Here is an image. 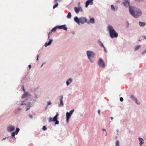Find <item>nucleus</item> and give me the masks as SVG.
I'll return each mask as SVG.
<instances>
[{
    "instance_id": "f257e3e1",
    "label": "nucleus",
    "mask_w": 146,
    "mask_h": 146,
    "mask_svg": "<svg viewBox=\"0 0 146 146\" xmlns=\"http://www.w3.org/2000/svg\"><path fill=\"white\" fill-rule=\"evenodd\" d=\"M129 10L130 14L135 18H138L141 15L142 13L140 9L134 8L133 7L129 6Z\"/></svg>"
},
{
    "instance_id": "f03ea898",
    "label": "nucleus",
    "mask_w": 146,
    "mask_h": 146,
    "mask_svg": "<svg viewBox=\"0 0 146 146\" xmlns=\"http://www.w3.org/2000/svg\"><path fill=\"white\" fill-rule=\"evenodd\" d=\"M108 31L109 32L111 38H117L118 36V34L116 32L113 28L111 26L109 25L108 27Z\"/></svg>"
},
{
    "instance_id": "7ed1b4c3",
    "label": "nucleus",
    "mask_w": 146,
    "mask_h": 146,
    "mask_svg": "<svg viewBox=\"0 0 146 146\" xmlns=\"http://www.w3.org/2000/svg\"><path fill=\"white\" fill-rule=\"evenodd\" d=\"M74 21L78 24L80 23L83 24L84 23L87 22V19L85 17H82L78 19L77 17L74 18Z\"/></svg>"
},
{
    "instance_id": "20e7f679",
    "label": "nucleus",
    "mask_w": 146,
    "mask_h": 146,
    "mask_svg": "<svg viewBox=\"0 0 146 146\" xmlns=\"http://www.w3.org/2000/svg\"><path fill=\"white\" fill-rule=\"evenodd\" d=\"M58 115V114L57 113L56 115L54 117L53 119L52 118H50L49 119V122H51L52 121L55 122V125H58L59 123V121L57 120V117Z\"/></svg>"
},
{
    "instance_id": "39448f33",
    "label": "nucleus",
    "mask_w": 146,
    "mask_h": 146,
    "mask_svg": "<svg viewBox=\"0 0 146 146\" xmlns=\"http://www.w3.org/2000/svg\"><path fill=\"white\" fill-rule=\"evenodd\" d=\"M87 54L88 58L91 61V58H93L95 54L92 52L88 51L87 52Z\"/></svg>"
},
{
    "instance_id": "423d86ee",
    "label": "nucleus",
    "mask_w": 146,
    "mask_h": 146,
    "mask_svg": "<svg viewBox=\"0 0 146 146\" xmlns=\"http://www.w3.org/2000/svg\"><path fill=\"white\" fill-rule=\"evenodd\" d=\"M98 64L100 67H102L103 68H104L105 67V64L103 60L102 59H100L98 61Z\"/></svg>"
},
{
    "instance_id": "0eeeda50",
    "label": "nucleus",
    "mask_w": 146,
    "mask_h": 146,
    "mask_svg": "<svg viewBox=\"0 0 146 146\" xmlns=\"http://www.w3.org/2000/svg\"><path fill=\"white\" fill-rule=\"evenodd\" d=\"M93 0H88L86 3L85 7H87L88 5L90 4V5L93 4Z\"/></svg>"
},
{
    "instance_id": "6e6552de",
    "label": "nucleus",
    "mask_w": 146,
    "mask_h": 146,
    "mask_svg": "<svg viewBox=\"0 0 146 146\" xmlns=\"http://www.w3.org/2000/svg\"><path fill=\"white\" fill-rule=\"evenodd\" d=\"M58 28L59 29H62L65 31H66L67 29V28L66 27V26L65 25L58 26Z\"/></svg>"
},
{
    "instance_id": "1a4fd4ad",
    "label": "nucleus",
    "mask_w": 146,
    "mask_h": 146,
    "mask_svg": "<svg viewBox=\"0 0 146 146\" xmlns=\"http://www.w3.org/2000/svg\"><path fill=\"white\" fill-rule=\"evenodd\" d=\"M63 98V97L62 96H61L60 97V103L59 104V106H63V103L62 101Z\"/></svg>"
},
{
    "instance_id": "9d476101",
    "label": "nucleus",
    "mask_w": 146,
    "mask_h": 146,
    "mask_svg": "<svg viewBox=\"0 0 146 146\" xmlns=\"http://www.w3.org/2000/svg\"><path fill=\"white\" fill-rule=\"evenodd\" d=\"M71 115L69 114L68 112H67L66 113V121L68 122L69 121V119L71 117Z\"/></svg>"
},
{
    "instance_id": "9b49d317",
    "label": "nucleus",
    "mask_w": 146,
    "mask_h": 146,
    "mask_svg": "<svg viewBox=\"0 0 146 146\" xmlns=\"http://www.w3.org/2000/svg\"><path fill=\"white\" fill-rule=\"evenodd\" d=\"M123 3L124 5L126 7H127L128 6H129V2L128 1H124L123 2Z\"/></svg>"
},
{
    "instance_id": "f8f14e48",
    "label": "nucleus",
    "mask_w": 146,
    "mask_h": 146,
    "mask_svg": "<svg viewBox=\"0 0 146 146\" xmlns=\"http://www.w3.org/2000/svg\"><path fill=\"white\" fill-rule=\"evenodd\" d=\"M131 98L132 99L133 101H135L137 104H139V103H138L137 102V99L133 95H131Z\"/></svg>"
},
{
    "instance_id": "ddd939ff",
    "label": "nucleus",
    "mask_w": 146,
    "mask_h": 146,
    "mask_svg": "<svg viewBox=\"0 0 146 146\" xmlns=\"http://www.w3.org/2000/svg\"><path fill=\"white\" fill-rule=\"evenodd\" d=\"M15 128L12 126H9L8 128V130L9 131H12L14 130Z\"/></svg>"
},
{
    "instance_id": "4468645a",
    "label": "nucleus",
    "mask_w": 146,
    "mask_h": 146,
    "mask_svg": "<svg viewBox=\"0 0 146 146\" xmlns=\"http://www.w3.org/2000/svg\"><path fill=\"white\" fill-rule=\"evenodd\" d=\"M95 22V20L93 18H90V21H87L88 23H92L93 24Z\"/></svg>"
},
{
    "instance_id": "2eb2a0df",
    "label": "nucleus",
    "mask_w": 146,
    "mask_h": 146,
    "mask_svg": "<svg viewBox=\"0 0 146 146\" xmlns=\"http://www.w3.org/2000/svg\"><path fill=\"white\" fill-rule=\"evenodd\" d=\"M52 40L51 39H49V41L48 43L46 42L44 46L46 47L50 45L52 43Z\"/></svg>"
},
{
    "instance_id": "dca6fc26",
    "label": "nucleus",
    "mask_w": 146,
    "mask_h": 146,
    "mask_svg": "<svg viewBox=\"0 0 146 146\" xmlns=\"http://www.w3.org/2000/svg\"><path fill=\"white\" fill-rule=\"evenodd\" d=\"M139 24L140 26L141 27H143L145 25V23L144 22H139Z\"/></svg>"
},
{
    "instance_id": "f3484780",
    "label": "nucleus",
    "mask_w": 146,
    "mask_h": 146,
    "mask_svg": "<svg viewBox=\"0 0 146 146\" xmlns=\"http://www.w3.org/2000/svg\"><path fill=\"white\" fill-rule=\"evenodd\" d=\"M72 82V80L71 78L69 79L66 81V83L67 85H69Z\"/></svg>"
},
{
    "instance_id": "a211bd4d",
    "label": "nucleus",
    "mask_w": 146,
    "mask_h": 146,
    "mask_svg": "<svg viewBox=\"0 0 146 146\" xmlns=\"http://www.w3.org/2000/svg\"><path fill=\"white\" fill-rule=\"evenodd\" d=\"M139 140L140 141V145L141 146L142 144H143L144 143V142L143 141V139L142 138H139Z\"/></svg>"
},
{
    "instance_id": "6ab92c4d",
    "label": "nucleus",
    "mask_w": 146,
    "mask_h": 146,
    "mask_svg": "<svg viewBox=\"0 0 146 146\" xmlns=\"http://www.w3.org/2000/svg\"><path fill=\"white\" fill-rule=\"evenodd\" d=\"M98 43L99 44V45L101 46L102 47H103L104 48V45H103V44L102 43V42L100 41V40H98Z\"/></svg>"
},
{
    "instance_id": "aec40b11",
    "label": "nucleus",
    "mask_w": 146,
    "mask_h": 146,
    "mask_svg": "<svg viewBox=\"0 0 146 146\" xmlns=\"http://www.w3.org/2000/svg\"><path fill=\"white\" fill-rule=\"evenodd\" d=\"M74 10L75 12L77 13H78L79 12V9L78 7V8L77 7H75Z\"/></svg>"
},
{
    "instance_id": "412c9836",
    "label": "nucleus",
    "mask_w": 146,
    "mask_h": 146,
    "mask_svg": "<svg viewBox=\"0 0 146 146\" xmlns=\"http://www.w3.org/2000/svg\"><path fill=\"white\" fill-rule=\"evenodd\" d=\"M28 93L27 92L25 93L22 96V98H24L28 95Z\"/></svg>"
},
{
    "instance_id": "4be33fe9",
    "label": "nucleus",
    "mask_w": 146,
    "mask_h": 146,
    "mask_svg": "<svg viewBox=\"0 0 146 146\" xmlns=\"http://www.w3.org/2000/svg\"><path fill=\"white\" fill-rule=\"evenodd\" d=\"M58 28V26H56L54 27L52 30V31H53L54 32H55L56 31V29Z\"/></svg>"
},
{
    "instance_id": "5701e85b",
    "label": "nucleus",
    "mask_w": 146,
    "mask_h": 146,
    "mask_svg": "<svg viewBox=\"0 0 146 146\" xmlns=\"http://www.w3.org/2000/svg\"><path fill=\"white\" fill-rule=\"evenodd\" d=\"M19 130H20V129H19V128H17L16 129V130L14 132H15V133L16 135H17L18 134L19 131Z\"/></svg>"
},
{
    "instance_id": "b1692460",
    "label": "nucleus",
    "mask_w": 146,
    "mask_h": 146,
    "mask_svg": "<svg viewBox=\"0 0 146 146\" xmlns=\"http://www.w3.org/2000/svg\"><path fill=\"white\" fill-rule=\"evenodd\" d=\"M140 47H141L140 45H137V46H136L135 47V50H138L140 48Z\"/></svg>"
},
{
    "instance_id": "393cba45",
    "label": "nucleus",
    "mask_w": 146,
    "mask_h": 146,
    "mask_svg": "<svg viewBox=\"0 0 146 146\" xmlns=\"http://www.w3.org/2000/svg\"><path fill=\"white\" fill-rule=\"evenodd\" d=\"M71 13H70L69 12L68 13V15L67 16V17L68 18H71Z\"/></svg>"
},
{
    "instance_id": "a878e982",
    "label": "nucleus",
    "mask_w": 146,
    "mask_h": 146,
    "mask_svg": "<svg viewBox=\"0 0 146 146\" xmlns=\"http://www.w3.org/2000/svg\"><path fill=\"white\" fill-rule=\"evenodd\" d=\"M111 10H113V11H115V8H114V7L113 6V5H111Z\"/></svg>"
},
{
    "instance_id": "bb28decb",
    "label": "nucleus",
    "mask_w": 146,
    "mask_h": 146,
    "mask_svg": "<svg viewBox=\"0 0 146 146\" xmlns=\"http://www.w3.org/2000/svg\"><path fill=\"white\" fill-rule=\"evenodd\" d=\"M115 146H119V141L118 140H117L116 141L115 143Z\"/></svg>"
},
{
    "instance_id": "cd10ccee",
    "label": "nucleus",
    "mask_w": 146,
    "mask_h": 146,
    "mask_svg": "<svg viewBox=\"0 0 146 146\" xmlns=\"http://www.w3.org/2000/svg\"><path fill=\"white\" fill-rule=\"evenodd\" d=\"M52 32H53V31H52V30H51L48 33V39H49V38L50 37V35H51L52 34Z\"/></svg>"
},
{
    "instance_id": "c85d7f7f",
    "label": "nucleus",
    "mask_w": 146,
    "mask_h": 146,
    "mask_svg": "<svg viewBox=\"0 0 146 146\" xmlns=\"http://www.w3.org/2000/svg\"><path fill=\"white\" fill-rule=\"evenodd\" d=\"M58 3H56L55 4V5L53 6V9H55L56 7H57L58 6Z\"/></svg>"
},
{
    "instance_id": "c756f323",
    "label": "nucleus",
    "mask_w": 146,
    "mask_h": 146,
    "mask_svg": "<svg viewBox=\"0 0 146 146\" xmlns=\"http://www.w3.org/2000/svg\"><path fill=\"white\" fill-rule=\"evenodd\" d=\"M74 111V110H71L70 111V112L69 113V114H71V115L72 114V113H73Z\"/></svg>"
},
{
    "instance_id": "7c9ffc66",
    "label": "nucleus",
    "mask_w": 146,
    "mask_h": 146,
    "mask_svg": "<svg viewBox=\"0 0 146 146\" xmlns=\"http://www.w3.org/2000/svg\"><path fill=\"white\" fill-rule=\"evenodd\" d=\"M79 8V11H80L81 12H83V10L82 9V8H81V7L80 6L79 7H78Z\"/></svg>"
},
{
    "instance_id": "2f4dec72",
    "label": "nucleus",
    "mask_w": 146,
    "mask_h": 146,
    "mask_svg": "<svg viewBox=\"0 0 146 146\" xmlns=\"http://www.w3.org/2000/svg\"><path fill=\"white\" fill-rule=\"evenodd\" d=\"M15 134H15V132H13L12 133V135H11L12 137H14Z\"/></svg>"
},
{
    "instance_id": "473e14b6",
    "label": "nucleus",
    "mask_w": 146,
    "mask_h": 146,
    "mask_svg": "<svg viewBox=\"0 0 146 146\" xmlns=\"http://www.w3.org/2000/svg\"><path fill=\"white\" fill-rule=\"evenodd\" d=\"M42 129L43 130L45 131L47 129V128L45 126H44L43 127Z\"/></svg>"
},
{
    "instance_id": "72a5a7b5",
    "label": "nucleus",
    "mask_w": 146,
    "mask_h": 146,
    "mask_svg": "<svg viewBox=\"0 0 146 146\" xmlns=\"http://www.w3.org/2000/svg\"><path fill=\"white\" fill-rule=\"evenodd\" d=\"M123 98L122 97H121L120 98V100L121 102H122L123 101Z\"/></svg>"
},
{
    "instance_id": "f704fd0d",
    "label": "nucleus",
    "mask_w": 146,
    "mask_h": 146,
    "mask_svg": "<svg viewBox=\"0 0 146 146\" xmlns=\"http://www.w3.org/2000/svg\"><path fill=\"white\" fill-rule=\"evenodd\" d=\"M47 104H48V106L49 105H50L51 104V103L50 102H47Z\"/></svg>"
},
{
    "instance_id": "c9c22d12",
    "label": "nucleus",
    "mask_w": 146,
    "mask_h": 146,
    "mask_svg": "<svg viewBox=\"0 0 146 146\" xmlns=\"http://www.w3.org/2000/svg\"><path fill=\"white\" fill-rule=\"evenodd\" d=\"M29 117L30 118H32L33 117V116L31 115H29Z\"/></svg>"
},
{
    "instance_id": "e433bc0d",
    "label": "nucleus",
    "mask_w": 146,
    "mask_h": 146,
    "mask_svg": "<svg viewBox=\"0 0 146 146\" xmlns=\"http://www.w3.org/2000/svg\"><path fill=\"white\" fill-rule=\"evenodd\" d=\"M98 113L99 115L100 114V110H99L98 111Z\"/></svg>"
},
{
    "instance_id": "4c0bfd02",
    "label": "nucleus",
    "mask_w": 146,
    "mask_h": 146,
    "mask_svg": "<svg viewBox=\"0 0 146 146\" xmlns=\"http://www.w3.org/2000/svg\"><path fill=\"white\" fill-rule=\"evenodd\" d=\"M28 66L29 68V69H30L31 68V65H29Z\"/></svg>"
},
{
    "instance_id": "58836bf2",
    "label": "nucleus",
    "mask_w": 146,
    "mask_h": 146,
    "mask_svg": "<svg viewBox=\"0 0 146 146\" xmlns=\"http://www.w3.org/2000/svg\"><path fill=\"white\" fill-rule=\"evenodd\" d=\"M102 130H103V131H105L106 132V129H102Z\"/></svg>"
},
{
    "instance_id": "ea45409f",
    "label": "nucleus",
    "mask_w": 146,
    "mask_h": 146,
    "mask_svg": "<svg viewBox=\"0 0 146 146\" xmlns=\"http://www.w3.org/2000/svg\"><path fill=\"white\" fill-rule=\"evenodd\" d=\"M142 37H143L144 38V39H145V38H146V36H142Z\"/></svg>"
},
{
    "instance_id": "a19ab883",
    "label": "nucleus",
    "mask_w": 146,
    "mask_h": 146,
    "mask_svg": "<svg viewBox=\"0 0 146 146\" xmlns=\"http://www.w3.org/2000/svg\"><path fill=\"white\" fill-rule=\"evenodd\" d=\"M38 55H37V60H38Z\"/></svg>"
},
{
    "instance_id": "79ce46f5",
    "label": "nucleus",
    "mask_w": 146,
    "mask_h": 146,
    "mask_svg": "<svg viewBox=\"0 0 146 146\" xmlns=\"http://www.w3.org/2000/svg\"><path fill=\"white\" fill-rule=\"evenodd\" d=\"M29 109H30V108H27L26 109V111H27V110H29Z\"/></svg>"
},
{
    "instance_id": "37998d69",
    "label": "nucleus",
    "mask_w": 146,
    "mask_h": 146,
    "mask_svg": "<svg viewBox=\"0 0 146 146\" xmlns=\"http://www.w3.org/2000/svg\"><path fill=\"white\" fill-rule=\"evenodd\" d=\"M110 118H111V119L112 120L113 119V118L112 117H111Z\"/></svg>"
},
{
    "instance_id": "c03bdc74",
    "label": "nucleus",
    "mask_w": 146,
    "mask_h": 146,
    "mask_svg": "<svg viewBox=\"0 0 146 146\" xmlns=\"http://www.w3.org/2000/svg\"><path fill=\"white\" fill-rule=\"evenodd\" d=\"M6 139V138H3L2 139V140H5Z\"/></svg>"
},
{
    "instance_id": "a18cd8bd",
    "label": "nucleus",
    "mask_w": 146,
    "mask_h": 146,
    "mask_svg": "<svg viewBox=\"0 0 146 146\" xmlns=\"http://www.w3.org/2000/svg\"><path fill=\"white\" fill-rule=\"evenodd\" d=\"M106 134L105 136H106L107 135V133L106 131Z\"/></svg>"
},
{
    "instance_id": "49530a36",
    "label": "nucleus",
    "mask_w": 146,
    "mask_h": 146,
    "mask_svg": "<svg viewBox=\"0 0 146 146\" xmlns=\"http://www.w3.org/2000/svg\"><path fill=\"white\" fill-rule=\"evenodd\" d=\"M23 91H24V92H25V89L23 88Z\"/></svg>"
},
{
    "instance_id": "de8ad7c7",
    "label": "nucleus",
    "mask_w": 146,
    "mask_h": 146,
    "mask_svg": "<svg viewBox=\"0 0 146 146\" xmlns=\"http://www.w3.org/2000/svg\"><path fill=\"white\" fill-rule=\"evenodd\" d=\"M139 41H141V40L139 39Z\"/></svg>"
},
{
    "instance_id": "09e8293b",
    "label": "nucleus",
    "mask_w": 146,
    "mask_h": 146,
    "mask_svg": "<svg viewBox=\"0 0 146 146\" xmlns=\"http://www.w3.org/2000/svg\"><path fill=\"white\" fill-rule=\"evenodd\" d=\"M116 2H118V3H119V1H117Z\"/></svg>"
},
{
    "instance_id": "8fccbe9b",
    "label": "nucleus",
    "mask_w": 146,
    "mask_h": 146,
    "mask_svg": "<svg viewBox=\"0 0 146 146\" xmlns=\"http://www.w3.org/2000/svg\"><path fill=\"white\" fill-rule=\"evenodd\" d=\"M55 0V1H56L57 0Z\"/></svg>"
},
{
    "instance_id": "3c124183",
    "label": "nucleus",
    "mask_w": 146,
    "mask_h": 146,
    "mask_svg": "<svg viewBox=\"0 0 146 146\" xmlns=\"http://www.w3.org/2000/svg\"><path fill=\"white\" fill-rule=\"evenodd\" d=\"M145 51H146V49Z\"/></svg>"
}]
</instances>
